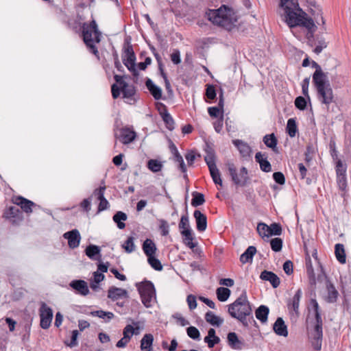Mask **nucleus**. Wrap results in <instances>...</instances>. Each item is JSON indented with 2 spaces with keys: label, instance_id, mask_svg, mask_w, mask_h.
<instances>
[{
  "label": "nucleus",
  "instance_id": "obj_1",
  "mask_svg": "<svg viewBox=\"0 0 351 351\" xmlns=\"http://www.w3.org/2000/svg\"><path fill=\"white\" fill-rule=\"evenodd\" d=\"M208 20L213 25L222 27L231 32L234 30L244 32L242 29V23L237 24L238 16L234 9L225 4H222L217 9H208L206 12Z\"/></svg>",
  "mask_w": 351,
  "mask_h": 351
},
{
  "label": "nucleus",
  "instance_id": "obj_2",
  "mask_svg": "<svg viewBox=\"0 0 351 351\" xmlns=\"http://www.w3.org/2000/svg\"><path fill=\"white\" fill-rule=\"evenodd\" d=\"M311 67L315 69L312 74V82L317 92V97L322 104L328 106L335 102L333 90L328 77V73L315 61L311 60Z\"/></svg>",
  "mask_w": 351,
  "mask_h": 351
},
{
  "label": "nucleus",
  "instance_id": "obj_3",
  "mask_svg": "<svg viewBox=\"0 0 351 351\" xmlns=\"http://www.w3.org/2000/svg\"><path fill=\"white\" fill-rule=\"evenodd\" d=\"M81 38L88 51L99 60V53L95 44L101 42L102 34L95 19L89 23L84 22L82 24Z\"/></svg>",
  "mask_w": 351,
  "mask_h": 351
},
{
  "label": "nucleus",
  "instance_id": "obj_4",
  "mask_svg": "<svg viewBox=\"0 0 351 351\" xmlns=\"http://www.w3.org/2000/svg\"><path fill=\"white\" fill-rule=\"evenodd\" d=\"M228 313L231 317L239 321L243 326H247L246 317L251 315L252 304L247 299L246 290H243L234 302L228 304Z\"/></svg>",
  "mask_w": 351,
  "mask_h": 351
},
{
  "label": "nucleus",
  "instance_id": "obj_5",
  "mask_svg": "<svg viewBox=\"0 0 351 351\" xmlns=\"http://www.w3.org/2000/svg\"><path fill=\"white\" fill-rule=\"evenodd\" d=\"M113 78L114 83L111 85V93L114 99L119 98L122 93L123 99H130L134 97L136 93V88L134 85H130L125 80H131L130 75L114 74Z\"/></svg>",
  "mask_w": 351,
  "mask_h": 351
},
{
  "label": "nucleus",
  "instance_id": "obj_6",
  "mask_svg": "<svg viewBox=\"0 0 351 351\" xmlns=\"http://www.w3.org/2000/svg\"><path fill=\"white\" fill-rule=\"evenodd\" d=\"M279 7L284 10V21L288 26L308 14L300 7L298 0H280Z\"/></svg>",
  "mask_w": 351,
  "mask_h": 351
},
{
  "label": "nucleus",
  "instance_id": "obj_7",
  "mask_svg": "<svg viewBox=\"0 0 351 351\" xmlns=\"http://www.w3.org/2000/svg\"><path fill=\"white\" fill-rule=\"evenodd\" d=\"M288 27L291 29L298 27L305 28L306 29L305 37L307 40L315 41L316 36L315 35V33L317 29V27L312 17L309 16L308 14L294 22L291 25H289Z\"/></svg>",
  "mask_w": 351,
  "mask_h": 351
},
{
  "label": "nucleus",
  "instance_id": "obj_8",
  "mask_svg": "<svg viewBox=\"0 0 351 351\" xmlns=\"http://www.w3.org/2000/svg\"><path fill=\"white\" fill-rule=\"evenodd\" d=\"M136 286L143 305L147 308L150 307L152 298L156 295L154 283L149 280H145L141 282L136 283Z\"/></svg>",
  "mask_w": 351,
  "mask_h": 351
},
{
  "label": "nucleus",
  "instance_id": "obj_9",
  "mask_svg": "<svg viewBox=\"0 0 351 351\" xmlns=\"http://www.w3.org/2000/svg\"><path fill=\"white\" fill-rule=\"evenodd\" d=\"M226 165L231 180L235 185L245 186L250 182V178L248 176V171L246 167H242L241 168L239 176L237 169L233 162L228 161Z\"/></svg>",
  "mask_w": 351,
  "mask_h": 351
},
{
  "label": "nucleus",
  "instance_id": "obj_10",
  "mask_svg": "<svg viewBox=\"0 0 351 351\" xmlns=\"http://www.w3.org/2000/svg\"><path fill=\"white\" fill-rule=\"evenodd\" d=\"M217 157L216 155H205L204 156V161L206 162L210 176L213 179V182L216 185L222 186V179L221 178V174L219 170L218 169L216 165Z\"/></svg>",
  "mask_w": 351,
  "mask_h": 351
},
{
  "label": "nucleus",
  "instance_id": "obj_11",
  "mask_svg": "<svg viewBox=\"0 0 351 351\" xmlns=\"http://www.w3.org/2000/svg\"><path fill=\"white\" fill-rule=\"evenodd\" d=\"M114 136L120 143L127 145L132 143L136 139L137 133L132 127L125 126L117 130Z\"/></svg>",
  "mask_w": 351,
  "mask_h": 351
},
{
  "label": "nucleus",
  "instance_id": "obj_12",
  "mask_svg": "<svg viewBox=\"0 0 351 351\" xmlns=\"http://www.w3.org/2000/svg\"><path fill=\"white\" fill-rule=\"evenodd\" d=\"M145 84L146 88L155 100L159 101L160 99H166V97L162 96V88L159 86L156 85L152 80L147 77L145 79Z\"/></svg>",
  "mask_w": 351,
  "mask_h": 351
},
{
  "label": "nucleus",
  "instance_id": "obj_13",
  "mask_svg": "<svg viewBox=\"0 0 351 351\" xmlns=\"http://www.w3.org/2000/svg\"><path fill=\"white\" fill-rule=\"evenodd\" d=\"M63 237L68 241V245L71 249L77 247L80 245L81 236L80 232L77 229L66 232L63 234Z\"/></svg>",
  "mask_w": 351,
  "mask_h": 351
},
{
  "label": "nucleus",
  "instance_id": "obj_14",
  "mask_svg": "<svg viewBox=\"0 0 351 351\" xmlns=\"http://www.w3.org/2000/svg\"><path fill=\"white\" fill-rule=\"evenodd\" d=\"M69 286L76 293L83 296L87 295L90 292L88 284L84 280H73L70 282Z\"/></svg>",
  "mask_w": 351,
  "mask_h": 351
},
{
  "label": "nucleus",
  "instance_id": "obj_15",
  "mask_svg": "<svg viewBox=\"0 0 351 351\" xmlns=\"http://www.w3.org/2000/svg\"><path fill=\"white\" fill-rule=\"evenodd\" d=\"M122 61L123 64L128 66H132L136 64V57L133 47H128L126 49H122Z\"/></svg>",
  "mask_w": 351,
  "mask_h": 351
},
{
  "label": "nucleus",
  "instance_id": "obj_16",
  "mask_svg": "<svg viewBox=\"0 0 351 351\" xmlns=\"http://www.w3.org/2000/svg\"><path fill=\"white\" fill-rule=\"evenodd\" d=\"M13 203L19 206L26 213H30L36 207V205L32 201L28 200L21 196H17L13 198Z\"/></svg>",
  "mask_w": 351,
  "mask_h": 351
},
{
  "label": "nucleus",
  "instance_id": "obj_17",
  "mask_svg": "<svg viewBox=\"0 0 351 351\" xmlns=\"http://www.w3.org/2000/svg\"><path fill=\"white\" fill-rule=\"evenodd\" d=\"M108 298L112 301H117L121 298H128L129 294L126 289L112 286L108 290Z\"/></svg>",
  "mask_w": 351,
  "mask_h": 351
},
{
  "label": "nucleus",
  "instance_id": "obj_18",
  "mask_svg": "<svg viewBox=\"0 0 351 351\" xmlns=\"http://www.w3.org/2000/svg\"><path fill=\"white\" fill-rule=\"evenodd\" d=\"M193 217L196 222V228L199 232H204L207 228V217L199 210H195Z\"/></svg>",
  "mask_w": 351,
  "mask_h": 351
},
{
  "label": "nucleus",
  "instance_id": "obj_19",
  "mask_svg": "<svg viewBox=\"0 0 351 351\" xmlns=\"http://www.w3.org/2000/svg\"><path fill=\"white\" fill-rule=\"evenodd\" d=\"M263 280L269 281L274 288H277L280 283V278L273 271L263 270L260 275Z\"/></svg>",
  "mask_w": 351,
  "mask_h": 351
},
{
  "label": "nucleus",
  "instance_id": "obj_20",
  "mask_svg": "<svg viewBox=\"0 0 351 351\" xmlns=\"http://www.w3.org/2000/svg\"><path fill=\"white\" fill-rule=\"evenodd\" d=\"M274 332L278 336L287 337L288 336L287 326L285 324L284 319L278 317L273 325Z\"/></svg>",
  "mask_w": 351,
  "mask_h": 351
},
{
  "label": "nucleus",
  "instance_id": "obj_21",
  "mask_svg": "<svg viewBox=\"0 0 351 351\" xmlns=\"http://www.w3.org/2000/svg\"><path fill=\"white\" fill-rule=\"evenodd\" d=\"M315 335L312 341V346L315 350H320L323 338V325L314 326Z\"/></svg>",
  "mask_w": 351,
  "mask_h": 351
},
{
  "label": "nucleus",
  "instance_id": "obj_22",
  "mask_svg": "<svg viewBox=\"0 0 351 351\" xmlns=\"http://www.w3.org/2000/svg\"><path fill=\"white\" fill-rule=\"evenodd\" d=\"M85 254L90 259L93 261H100L101 258L100 247L94 244H89L86 246Z\"/></svg>",
  "mask_w": 351,
  "mask_h": 351
},
{
  "label": "nucleus",
  "instance_id": "obj_23",
  "mask_svg": "<svg viewBox=\"0 0 351 351\" xmlns=\"http://www.w3.org/2000/svg\"><path fill=\"white\" fill-rule=\"evenodd\" d=\"M326 287L328 292V295L326 298V301L328 303L336 302L339 296V292L335 287V285H333V283L330 282V280H327Z\"/></svg>",
  "mask_w": 351,
  "mask_h": 351
},
{
  "label": "nucleus",
  "instance_id": "obj_24",
  "mask_svg": "<svg viewBox=\"0 0 351 351\" xmlns=\"http://www.w3.org/2000/svg\"><path fill=\"white\" fill-rule=\"evenodd\" d=\"M263 141L264 144L268 148H270L273 152H274L275 154H278V150L277 147L278 138H276L274 133H271L265 135L263 138Z\"/></svg>",
  "mask_w": 351,
  "mask_h": 351
},
{
  "label": "nucleus",
  "instance_id": "obj_25",
  "mask_svg": "<svg viewBox=\"0 0 351 351\" xmlns=\"http://www.w3.org/2000/svg\"><path fill=\"white\" fill-rule=\"evenodd\" d=\"M335 164L337 176L346 175L347 164L346 161L338 157V155H332Z\"/></svg>",
  "mask_w": 351,
  "mask_h": 351
},
{
  "label": "nucleus",
  "instance_id": "obj_26",
  "mask_svg": "<svg viewBox=\"0 0 351 351\" xmlns=\"http://www.w3.org/2000/svg\"><path fill=\"white\" fill-rule=\"evenodd\" d=\"M302 295V291L301 289H298L291 301L287 304L288 308L293 310L297 315H299V305L300 301Z\"/></svg>",
  "mask_w": 351,
  "mask_h": 351
},
{
  "label": "nucleus",
  "instance_id": "obj_27",
  "mask_svg": "<svg viewBox=\"0 0 351 351\" xmlns=\"http://www.w3.org/2000/svg\"><path fill=\"white\" fill-rule=\"evenodd\" d=\"M180 234L183 237L184 243L190 249L193 250L197 245V242H193L194 239L192 230H181Z\"/></svg>",
  "mask_w": 351,
  "mask_h": 351
},
{
  "label": "nucleus",
  "instance_id": "obj_28",
  "mask_svg": "<svg viewBox=\"0 0 351 351\" xmlns=\"http://www.w3.org/2000/svg\"><path fill=\"white\" fill-rule=\"evenodd\" d=\"M269 308L267 306L261 305L255 311V316L261 323L264 324L267 322Z\"/></svg>",
  "mask_w": 351,
  "mask_h": 351
},
{
  "label": "nucleus",
  "instance_id": "obj_29",
  "mask_svg": "<svg viewBox=\"0 0 351 351\" xmlns=\"http://www.w3.org/2000/svg\"><path fill=\"white\" fill-rule=\"evenodd\" d=\"M142 248L147 258L156 255V245L152 239H146L143 243Z\"/></svg>",
  "mask_w": 351,
  "mask_h": 351
},
{
  "label": "nucleus",
  "instance_id": "obj_30",
  "mask_svg": "<svg viewBox=\"0 0 351 351\" xmlns=\"http://www.w3.org/2000/svg\"><path fill=\"white\" fill-rule=\"evenodd\" d=\"M308 11L309 12V13L313 17L312 19L314 20L315 23L316 22L318 25H319V22L318 21V18L319 17L320 18V20H321V22H322V29L325 31L326 29V27L325 26L326 21H325V19H324V17L322 16V14H323L322 10L320 8V7L317 6V8H309Z\"/></svg>",
  "mask_w": 351,
  "mask_h": 351
},
{
  "label": "nucleus",
  "instance_id": "obj_31",
  "mask_svg": "<svg viewBox=\"0 0 351 351\" xmlns=\"http://www.w3.org/2000/svg\"><path fill=\"white\" fill-rule=\"evenodd\" d=\"M154 336L150 333L144 335L141 340V350L142 351H152Z\"/></svg>",
  "mask_w": 351,
  "mask_h": 351
},
{
  "label": "nucleus",
  "instance_id": "obj_32",
  "mask_svg": "<svg viewBox=\"0 0 351 351\" xmlns=\"http://www.w3.org/2000/svg\"><path fill=\"white\" fill-rule=\"evenodd\" d=\"M256 253V248L253 245L249 246L245 251L240 256V261L243 263L252 262L253 257Z\"/></svg>",
  "mask_w": 351,
  "mask_h": 351
},
{
  "label": "nucleus",
  "instance_id": "obj_33",
  "mask_svg": "<svg viewBox=\"0 0 351 351\" xmlns=\"http://www.w3.org/2000/svg\"><path fill=\"white\" fill-rule=\"evenodd\" d=\"M217 90L213 84H206L204 97L206 103H211L217 99Z\"/></svg>",
  "mask_w": 351,
  "mask_h": 351
},
{
  "label": "nucleus",
  "instance_id": "obj_34",
  "mask_svg": "<svg viewBox=\"0 0 351 351\" xmlns=\"http://www.w3.org/2000/svg\"><path fill=\"white\" fill-rule=\"evenodd\" d=\"M205 320L213 326L219 327L223 323V319L221 318L212 311H208L205 314Z\"/></svg>",
  "mask_w": 351,
  "mask_h": 351
},
{
  "label": "nucleus",
  "instance_id": "obj_35",
  "mask_svg": "<svg viewBox=\"0 0 351 351\" xmlns=\"http://www.w3.org/2000/svg\"><path fill=\"white\" fill-rule=\"evenodd\" d=\"M255 160L260 165L261 169L266 173L271 171V166L268 161L266 155H255Z\"/></svg>",
  "mask_w": 351,
  "mask_h": 351
},
{
  "label": "nucleus",
  "instance_id": "obj_36",
  "mask_svg": "<svg viewBox=\"0 0 351 351\" xmlns=\"http://www.w3.org/2000/svg\"><path fill=\"white\" fill-rule=\"evenodd\" d=\"M233 145L237 147L239 154H252L251 147L245 142L240 139L232 140Z\"/></svg>",
  "mask_w": 351,
  "mask_h": 351
},
{
  "label": "nucleus",
  "instance_id": "obj_37",
  "mask_svg": "<svg viewBox=\"0 0 351 351\" xmlns=\"http://www.w3.org/2000/svg\"><path fill=\"white\" fill-rule=\"evenodd\" d=\"M310 302H311L312 308L314 311V315H315V325H323L321 310H320L318 302L314 298H311Z\"/></svg>",
  "mask_w": 351,
  "mask_h": 351
},
{
  "label": "nucleus",
  "instance_id": "obj_38",
  "mask_svg": "<svg viewBox=\"0 0 351 351\" xmlns=\"http://www.w3.org/2000/svg\"><path fill=\"white\" fill-rule=\"evenodd\" d=\"M208 113L212 118L219 119V117H224V105L220 106L218 103L216 106L208 107Z\"/></svg>",
  "mask_w": 351,
  "mask_h": 351
},
{
  "label": "nucleus",
  "instance_id": "obj_39",
  "mask_svg": "<svg viewBox=\"0 0 351 351\" xmlns=\"http://www.w3.org/2000/svg\"><path fill=\"white\" fill-rule=\"evenodd\" d=\"M335 254L337 260L341 264L346 262V254L344 245L341 243H337L335 245Z\"/></svg>",
  "mask_w": 351,
  "mask_h": 351
},
{
  "label": "nucleus",
  "instance_id": "obj_40",
  "mask_svg": "<svg viewBox=\"0 0 351 351\" xmlns=\"http://www.w3.org/2000/svg\"><path fill=\"white\" fill-rule=\"evenodd\" d=\"M128 219L127 215L122 211H117L112 217L114 223H117L118 228L122 230L125 228V221Z\"/></svg>",
  "mask_w": 351,
  "mask_h": 351
},
{
  "label": "nucleus",
  "instance_id": "obj_41",
  "mask_svg": "<svg viewBox=\"0 0 351 351\" xmlns=\"http://www.w3.org/2000/svg\"><path fill=\"white\" fill-rule=\"evenodd\" d=\"M228 343L233 349H241L240 345L243 343L239 339L238 335L234 332H230L227 336Z\"/></svg>",
  "mask_w": 351,
  "mask_h": 351
},
{
  "label": "nucleus",
  "instance_id": "obj_42",
  "mask_svg": "<svg viewBox=\"0 0 351 351\" xmlns=\"http://www.w3.org/2000/svg\"><path fill=\"white\" fill-rule=\"evenodd\" d=\"M286 132L291 138L295 137L296 134L298 132V125L294 118H290L288 119Z\"/></svg>",
  "mask_w": 351,
  "mask_h": 351
},
{
  "label": "nucleus",
  "instance_id": "obj_43",
  "mask_svg": "<svg viewBox=\"0 0 351 351\" xmlns=\"http://www.w3.org/2000/svg\"><path fill=\"white\" fill-rule=\"evenodd\" d=\"M317 45L313 49V52L316 54H319L322 50L327 47L328 43L326 42L325 38L321 34H316L315 40Z\"/></svg>",
  "mask_w": 351,
  "mask_h": 351
},
{
  "label": "nucleus",
  "instance_id": "obj_44",
  "mask_svg": "<svg viewBox=\"0 0 351 351\" xmlns=\"http://www.w3.org/2000/svg\"><path fill=\"white\" fill-rule=\"evenodd\" d=\"M173 160L176 164L178 169L182 173H186V166L182 155H173ZM184 178L188 179L187 175L184 174Z\"/></svg>",
  "mask_w": 351,
  "mask_h": 351
},
{
  "label": "nucleus",
  "instance_id": "obj_45",
  "mask_svg": "<svg viewBox=\"0 0 351 351\" xmlns=\"http://www.w3.org/2000/svg\"><path fill=\"white\" fill-rule=\"evenodd\" d=\"M147 167L153 173H158L162 170L163 164L157 159H149L147 162Z\"/></svg>",
  "mask_w": 351,
  "mask_h": 351
},
{
  "label": "nucleus",
  "instance_id": "obj_46",
  "mask_svg": "<svg viewBox=\"0 0 351 351\" xmlns=\"http://www.w3.org/2000/svg\"><path fill=\"white\" fill-rule=\"evenodd\" d=\"M217 298L220 302H226L229 298L231 291L227 287H220L216 290Z\"/></svg>",
  "mask_w": 351,
  "mask_h": 351
},
{
  "label": "nucleus",
  "instance_id": "obj_47",
  "mask_svg": "<svg viewBox=\"0 0 351 351\" xmlns=\"http://www.w3.org/2000/svg\"><path fill=\"white\" fill-rule=\"evenodd\" d=\"M191 195V205L193 207H197L204 204L205 197L203 193L197 191H193Z\"/></svg>",
  "mask_w": 351,
  "mask_h": 351
},
{
  "label": "nucleus",
  "instance_id": "obj_48",
  "mask_svg": "<svg viewBox=\"0 0 351 351\" xmlns=\"http://www.w3.org/2000/svg\"><path fill=\"white\" fill-rule=\"evenodd\" d=\"M161 118H162V121H164L167 129H168L170 131H172L174 130L175 121H174L172 116L170 114V113L168 111L164 112L163 114H162Z\"/></svg>",
  "mask_w": 351,
  "mask_h": 351
},
{
  "label": "nucleus",
  "instance_id": "obj_49",
  "mask_svg": "<svg viewBox=\"0 0 351 351\" xmlns=\"http://www.w3.org/2000/svg\"><path fill=\"white\" fill-rule=\"evenodd\" d=\"M282 232V226L279 223L274 222L268 226V235L280 236Z\"/></svg>",
  "mask_w": 351,
  "mask_h": 351
},
{
  "label": "nucleus",
  "instance_id": "obj_50",
  "mask_svg": "<svg viewBox=\"0 0 351 351\" xmlns=\"http://www.w3.org/2000/svg\"><path fill=\"white\" fill-rule=\"evenodd\" d=\"M134 237L132 236H129L127 238V240L122 245V247L127 253H132L136 250V246L134 245Z\"/></svg>",
  "mask_w": 351,
  "mask_h": 351
},
{
  "label": "nucleus",
  "instance_id": "obj_51",
  "mask_svg": "<svg viewBox=\"0 0 351 351\" xmlns=\"http://www.w3.org/2000/svg\"><path fill=\"white\" fill-rule=\"evenodd\" d=\"M307 101H308V100L305 96H298L295 99V106L298 110L303 111L307 108Z\"/></svg>",
  "mask_w": 351,
  "mask_h": 351
},
{
  "label": "nucleus",
  "instance_id": "obj_52",
  "mask_svg": "<svg viewBox=\"0 0 351 351\" xmlns=\"http://www.w3.org/2000/svg\"><path fill=\"white\" fill-rule=\"evenodd\" d=\"M283 241L280 237H276L270 240L271 250L275 252H280L282 248Z\"/></svg>",
  "mask_w": 351,
  "mask_h": 351
},
{
  "label": "nucleus",
  "instance_id": "obj_53",
  "mask_svg": "<svg viewBox=\"0 0 351 351\" xmlns=\"http://www.w3.org/2000/svg\"><path fill=\"white\" fill-rule=\"evenodd\" d=\"M178 227L180 231L185 230H192L190 226L189 218L187 212L185 215H182L180 223L178 224Z\"/></svg>",
  "mask_w": 351,
  "mask_h": 351
},
{
  "label": "nucleus",
  "instance_id": "obj_54",
  "mask_svg": "<svg viewBox=\"0 0 351 351\" xmlns=\"http://www.w3.org/2000/svg\"><path fill=\"white\" fill-rule=\"evenodd\" d=\"M147 262L156 271H161L163 268L160 261L156 257V255L148 257Z\"/></svg>",
  "mask_w": 351,
  "mask_h": 351
},
{
  "label": "nucleus",
  "instance_id": "obj_55",
  "mask_svg": "<svg viewBox=\"0 0 351 351\" xmlns=\"http://www.w3.org/2000/svg\"><path fill=\"white\" fill-rule=\"evenodd\" d=\"M90 314L93 316H97V317H99V318H102V319H105L106 317H107L108 321H110V319H112L114 316L112 313L108 312V311H104L103 310L92 311L90 313Z\"/></svg>",
  "mask_w": 351,
  "mask_h": 351
},
{
  "label": "nucleus",
  "instance_id": "obj_56",
  "mask_svg": "<svg viewBox=\"0 0 351 351\" xmlns=\"http://www.w3.org/2000/svg\"><path fill=\"white\" fill-rule=\"evenodd\" d=\"M187 335L193 340L199 341L200 339V332L199 330L195 327L190 326L186 328Z\"/></svg>",
  "mask_w": 351,
  "mask_h": 351
},
{
  "label": "nucleus",
  "instance_id": "obj_57",
  "mask_svg": "<svg viewBox=\"0 0 351 351\" xmlns=\"http://www.w3.org/2000/svg\"><path fill=\"white\" fill-rule=\"evenodd\" d=\"M138 332H136L134 326L130 324L126 325L123 331V335L125 339L130 341L133 335H138Z\"/></svg>",
  "mask_w": 351,
  "mask_h": 351
},
{
  "label": "nucleus",
  "instance_id": "obj_58",
  "mask_svg": "<svg viewBox=\"0 0 351 351\" xmlns=\"http://www.w3.org/2000/svg\"><path fill=\"white\" fill-rule=\"evenodd\" d=\"M310 83V77H305L302 82V92L304 96L306 97L308 102L311 103V98L308 94V86Z\"/></svg>",
  "mask_w": 351,
  "mask_h": 351
},
{
  "label": "nucleus",
  "instance_id": "obj_59",
  "mask_svg": "<svg viewBox=\"0 0 351 351\" xmlns=\"http://www.w3.org/2000/svg\"><path fill=\"white\" fill-rule=\"evenodd\" d=\"M79 335H80V333L77 330H73L71 332L70 342L64 341V343L70 348H73V347L77 346L78 345L77 339H78Z\"/></svg>",
  "mask_w": 351,
  "mask_h": 351
},
{
  "label": "nucleus",
  "instance_id": "obj_60",
  "mask_svg": "<svg viewBox=\"0 0 351 351\" xmlns=\"http://www.w3.org/2000/svg\"><path fill=\"white\" fill-rule=\"evenodd\" d=\"M257 232L258 234L263 238L265 237H269L268 225L263 222H259L257 225Z\"/></svg>",
  "mask_w": 351,
  "mask_h": 351
},
{
  "label": "nucleus",
  "instance_id": "obj_61",
  "mask_svg": "<svg viewBox=\"0 0 351 351\" xmlns=\"http://www.w3.org/2000/svg\"><path fill=\"white\" fill-rule=\"evenodd\" d=\"M159 230L160 231L161 235L164 237L167 236L169 233V226L167 221L162 219L159 220Z\"/></svg>",
  "mask_w": 351,
  "mask_h": 351
},
{
  "label": "nucleus",
  "instance_id": "obj_62",
  "mask_svg": "<svg viewBox=\"0 0 351 351\" xmlns=\"http://www.w3.org/2000/svg\"><path fill=\"white\" fill-rule=\"evenodd\" d=\"M53 311L51 308L45 305V329L48 328L53 319Z\"/></svg>",
  "mask_w": 351,
  "mask_h": 351
},
{
  "label": "nucleus",
  "instance_id": "obj_63",
  "mask_svg": "<svg viewBox=\"0 0 351 351\" xmlns=\"http://www.w3.org/2000/svg\"><path fill=\"white\" fill-rule=\"evenodd\" d=\"M337 182L341 191H345L347 187L346 175L337 176Z\"/></svg>",
  "mask_w": 351,
  "mask_h": 351
},
{
  "label": "nucleus",
  "instance_id": "obj_64",
  "mask_svg": "<svg viewBox=\"0 0 351 351\" xmlns=\"http://www.w3.org/2000/svg\"><path fill=\"white\" fill-rule=\"evenodd\" d=\"M274 180L280 185H283L285 183V177L280 171H276L273 173Z\"/></svg>",
  "mask_w": 351,
  "mask_h": 351
}]
</instances>
